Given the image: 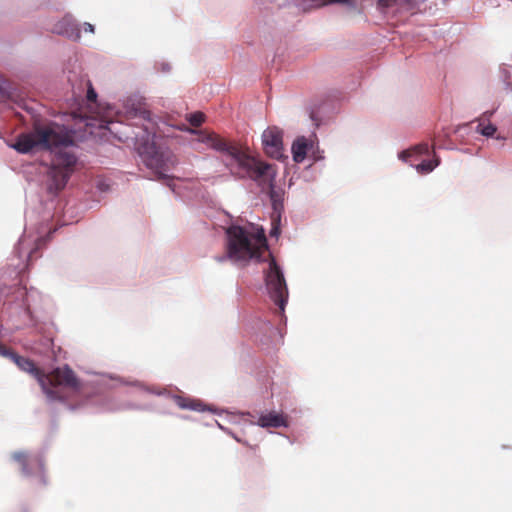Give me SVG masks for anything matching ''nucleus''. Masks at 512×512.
<instances>
[{"label":"nucleus","mask_w":512,"mask_h":512,"mask_svg":"<svg viewBox=\"0 0 512 512\" xmlns=\"http://www.w3.org/2000/svg\"><path fill=\"white\" fill-rule=\"evenodd\" d=\"M73 144V135L64 126L35 119L32 130L20 134L11 147L23 154L33 150L55 151L48 170V190L58 193L66 186L77 162L75 154L67 150Z\"/></svg>","instance_id":"1"},{"label":"nucleus","mask_w":512,"mask_h":512,"mask_svg":"<svg viewBox=\"0 0 512 512\" xmlns=\"http://www.w3.org/2000/svg\"><path fill=\"white\" fill-rule=\"evenodd\" d=\"M189 131L197 135L198 142L225 153L229 157L226 166L233 175L239 178H250L259 182V184L267 185L274 209L273 215H277V218H280L282 202L280 193L277 192L273 186L276 175L273 165L257 160L237 145L229 143L216 133L192 129H189Z\"/></svg>","instance_id":"2"},{"label":"nucleus","mask_w":512,"mask_h":512,"mask_svg":"<svg viewBox=\"0 0 512 512\" xmlns=\"http://www.w3.org/2000/svg\"><path fill=\"white\" fill-rule=\"evenodd\" d=\"M0 355L13 361L19 369L31 374L37 379L45 394L51 399H59L58 387H67L77 389L79 380L75 373L67 365L58 367L50 373L45 374L35 363L26 357L18 355L16 352L1 344Z\"/></svg>","instance_id":"3"},{"label":"nucleus","mask_w":512,"mask_h":512,"mask_svg":"<svg viewBox=\"0 0 512 512\" xmlns=\"http://www.w3.org/2000/svg\"><path fill=\"white\" fill-rule=\"evenodd\" d=\"M226 237V255L217 257L216 260L219 262L226 259L242 263L251 259L262 261L264 253L268 250L263 230L251 233L241 226L232 225L227 228Z\"/></svg>","instance_id":"4"},{"label":"nucleus","mask_w":512,"mask_h":512,"mask_svg":"<svg viewBox=\"0 0 512 512\" xmlns=\"http://www.w3.org/2000/svg\"><path fill=\"white\" fill-rule=\"evenodd\" d=\"M138 151L146 167L155 173L158 180L169 178L164 171L174 167L176 163L169 151H163L154 141L139 145Z\"/></svg>","instance_id":"5"},{"label":"nucleus","mask_w":512,"mask_h":512,"mask_svg":"<svg viewBox=\"0 0 512 512\" xmlns=\"http://www.w3.org/2000/svg\"><path fill=\"white\" fill-rule=\"evenodd\" d=\"M269 266L265 271V284L271 300L279 307L280 311L285 310L288 300V289L282 270L275 259L269 254Z\"/></svg>","instance_id":"6"},{"label":"nucleus","mask_w":512,"mask_h":512,"mask_svg":"<svg viewBox=\"0 0 512 512\" xmlns=\"http://www.w3.org/2000/svg\"><path fill=\"white\" fill-rule=\"evenodd\" d=\"M266 154L275 159L283 157V135L277 127H268L262 134Z\"/></svg>","instance_id":"7"},{"label":"nucleus","mask_w":512,"mask_h":512,"mask_svg":"<svg viewBox=\"0 0 512 512\" xmlns=\"http://www.w3.org/2000/svg\"><path fill=\"white\" fill-rule=\"evenodd\" d=\"M12 459L20 465L21 472L25 476H29L33 473L31 468L32 464H36L38 466L39 471H42L44 467V463L41 457L37 456L32 458L25 451L14 452L12 454Z\"/></svg>","instance_id":"8"},{"label":"nucleus","mask_w":512,"mask_h":512,"mask_svg":"<svg viewBox=\"0 0 512 512\" xmlns=\"http://www.w3.org/2000/svg\"><path fill=\"white\" fill-rule=\"evenodd\" d=\"M330 4H342L354 7L356 0H302L299 6L307 11L313 8H320Z\"/></svg>","instance_id":"9"},{"label":"nucleus","mask_w":512,"mask_h":512,"mask_svg":"<svg viewBox=\"0 0 512 512\" xmlns=\"http://www.w3.org/2000/svg\"><path fill=\"white\" fill-rule=\"evenodd\" d=\"M492 115L493 111H486L478 120L476 131L483 136L491 137L497 130L496 126L490 123V117Z\"/></svg>","instance_id":"10"},{"label":"nucleus","mask_w":512,"mask_h":512,"mask_svg":"<svg viewBox=\"0 0 512 512\" xmlns=\"http://www.w3.org/2000/svg\"><path fill=\"white\" fill-rule=\"evenodd\" d=\"M258 424L261 427H281L286 426V421L282 415L276 413H268L261 415L258 419Z\"/></svg>","instance_id":"11"},{"label":"nucleus","mask_w":512,"mask_h":512,"mask_svg":"<svg viewBox=\"0 0 512 512\" xmlns=\"http://www.w3.org/2000/svg\"><path fill=\"white\" fill-rule=\"evenodd\" d=\"M308 143L305 137L297 138L292 145V154L295 162H302L307 154Z\"/></svg>","instance_id":"12"},{"label":"nucleus","mask_w":512,"mask_h":512,"mask_svg":"<svg viewBox=\"0 0 512 512\" xmlns=\"http://www.w3.org/2000/svg\"><path fill=\"white\" fill-rule=\"evenodd\" d=\"M175 402L178 405V407H180L181 409H190V410H195V411L203 410L202 403L197 400H194V399L176 396Z\"/></svg>","instance_id":"13"},{"label":"nucleus","mask_w":512,"mask_h":512,"mask_svg":"<svg viewBox=\"0 0 512 512\" xmlns=\"http://www.w3.org/2000/svg\"><path fill=\"white\" fill-rule=\"evenodd\" d=\"M54 30L58 34H65L71 37L75 34L76 28L69 19L64 18L63 21L56 25Z\"/></svg>","instance_id":"14"},{"label":"nucleus","mask_w":512,"mask_h":512,"mask_svg":"<svg viewBox=\"0 0 512 512\" xmlns=\"http://www.w3.org/2000/svg\"><path fill=\"white\" fill-rule=\"evenodd\" d=\"M429 150H430V147L427 143H421L410 150L403 151L400 154V158L403 160H406L408 157L412 156L414 153L419 154V155L428 154Z\"/></svg>","instance_id":"15"},{"label":"nucleus","mask_w":512,"mask_h":512,"mask_svg":"<svg viewBox=\"0 0 512 512\" xmlns=\"http://www.w3.org/2000/svg\"><path fill=\"white\" fill-rule=\"evenodd\" d=\"M439 159L435 158L434 160H423L416 166V169L421 174H427L434 170L435 167L439 165Z\"/></svg>","instance_id":"16"},{"label":"nucleus","mask_w":512,"mask_h":512,"mask_svg":"<svg viewBox=\"0 0 512 512\" xmlns=\"http://www.w3.org/2000/svg\"><path fill=\"white\" fill-rule=\"evenodd\" d=\"M205 120V115L202 112H195L189 115L188 121L194 127H199Z\"/></svg>","instance_id":"17"},{"label":"nucleus","mask_w":512,"mask_h":512,"mask_svg":"<svg viewBox=\"0 0 512 512\" xmlns=\"http://www.w3.org/2000/svg\"><path fill=\"white\" fill-rule=\"evenodd\" d=\"M280 218H277V215H273L272 216V224H273V227L270 231V235L272 237H277L280 233V229H279V226L276 224V221H279Z\"/></svg>","instance_id":"18"},{"label":"nucleus","mask_w":512,"mask_h":512,"mask_svg":"<svg viewBox=\"0 0 512 512\" xmlns=\"http://www.w3.org/2000/svg\"><path fill=\"white\" fill-rule=\"evenodd\" d=\"M426 0H393V3H406L410 8L425 2Z\"/></svg>","instance_id":"19"},{"label":"nucleus","mask_w":512,"mask_h":512,"mask_svg":"<svg viewBox=\"0 0 512 512\" xmlns=\"http://www.w3.org/2000/svg\"><path fill=\"white\" fill-rule=\"evenodd\" d=\"M22 108L25 109L33 118H35L36 110L34 106L26 101L23 102Z\"/></svg>","instance_id":"20"},{"label":"nucleus","mask_w":512,"mask_h":512,"mask_svg":"<svg viewBox=\"0 0 512 512\" xmlns=\"http://www.w3.org/2000/svg\"><path fill=\"white\" fill-rule=\"evenodd\" d=\"M96 98H97V94H96L95 90L93 89V87L90 84L89 85V89L87 91V99L90 102H94L96 100Z\"/></svg>","instance_id":"21"},{"label":"nucleus","mask_w":512,"mask_h":512,"mask_svg":"<svg viewBox=\"0 0 512 512\" xmlns=\"http://www.w3.org/2000/svg\"><path fill=\"white\" fill-rule=\"evenodd\" d=\"M40 242H41V239H37L36 246L29 252V254H28V262L32 261L33 255L37 251Z\"/></svg>","instance_id":"22"},{"label":"nucleus","mask_w":512,"mask_h":512,"mask_svg":"<svg viewBox=\"0 0 512 512\" xmlns=\"http://www.w3.org/2000/svg\"><path fill=\"white\" fill-rule=\"evenodd\" d=\"M379 5L389 7L393 4V0H378Z\"/></svg>","instance_id":"23"},{"label":"nucleus","mask_w":512,"mask_h":512,"mask_svg":"<svg viewBox=\"0 0 512 512\" xmlns=\"http://www.w3.org/2000/svg\"><path fill=\"white\" fill-rule=\"evenodd\" d=\"M84 30H85L86 32H91V33H93V32H94V26H93L92 24H90V23H85V24H84Z\"/></svg>","instance_id":"24"},{"label":"nucleus","mask_w":512,"mask_h":512,"mask_svg":"<svg viewBox=\"0 0 512 512\" xmlns=\"http://www.w3.org/2000/svg\"><path fill=\"white\" fill-rule=\"evenodd\" d=\"M26 244V239H21L18 244V249H21Z\"/></svg>","instance_id":"25"}]
</instances>
